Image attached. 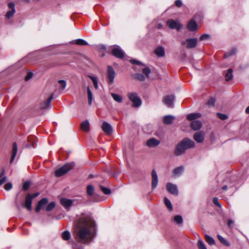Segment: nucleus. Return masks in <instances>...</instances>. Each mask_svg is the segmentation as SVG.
<instances>
[{
	"label": "nucleus",
	"mask_w": 249,
	"mask_h": 249,
	"mask_svg": "<svg viewBox=\"0 0 249 249\" xmlns=\"http://www.w3.org/2000/svg\"><path fill=\"white\" fill-rule=\"evenodd\" d=\"M96 235V224L89 213L77 215L74 221L73 235L76 241L82 244L90 242Z\"/></svg>",
	"instance_id": "1"
},
{
	"label": "nucleus",
	"mask_w": 249,
	"mask_h": 249,
	"mask_svg": "<svg viewBox=\"0 0 249 249\" xmlns=\"http://www.w3.org/2000/svg\"><path fill=\"white\" fill-rule=\"evenodd\" d=\"M195 145L193 141L188 138H185L177 144L174 150V154L177 156L184 155L186 150L195 147Z\"/></svg>",
	"instance_id": "2"
},
{
	"label": "nucleus",
	"mask_w": 249,
	"mask_h": 249,
	"mask_svg": "<svg viewBox=\"0 0 249 249\" xmlns=\"http://www.w3.org/2000/svg\"><path fill=\"white\" fill-rule=\"evenodd\" d=\"M74 166V162H70L65 164L63 166L56 169L55 171V175L57 177H60L67 173Z\"/></svg>",
	"instance_id": "3"
},
{
	"label": "nucleus",
	"mask_w": 249,
	"mask_h": 249,
	"mask_svg": "<svg viewBox=\"0 0 249 249\" xmlns=\"http://www.w3.org/2000/svg\"><path fill=\"white\" fill-rule=\"evenodd\" d=\"M129 99L132 102L133 107L136 108L140 107L142 105V100L136 92L128 93Z\"/></svg>",
	"instance_id": "4"
},
{
	"label": "nucleus",
	"mask_w": 249,
	"mask_h": 249,
	"mask_svg": "<svg viewBox=\"0 0 249 249\" xmlns=\"http://www.w3.org/2000/svg\"><path fill=\"white\" fill-rule=\"evenodd\" d=\"M115 76V72L113 68L110 66L107 67V77L109 84H112L114 82Z\"/></svg>",
	"instance_id": "5"
},
{
	"label": "nucleus",
	"mask_w": 249,
	"mask_h": 249,
	"mask_svg": "<svg viewBox=\"0 0 249 249\" xmlns=\"http://www.w3.org/2000/svg\"><path fill=\"white\" fill-rule=\"evenodd\" d=\"M166 24L170 29H176L178 31L180 30L182 27V25L180 23L172 19H168L166 22Z\"/></svg>",
	"instance_id": "6"
},
{
	"label": "nucleus",
	"mask_w": 249,
	"mask_h": 249,
	"mask_svg": "<svg viewBox=\"0 0 249 249\" xmlns=\"http://www.w3.org/2000/svg\"><path fill=\"white\" fill-rule=\"evenodd\" d=\"M175 97L173 95H167L164 97L163 102L168 107L172 108L174 107V101Z\"/></svg>",
	"instance_id": "7"
},
{
	"label": "nucleus",
	"mask_w": 249,
	"mask_h": 249,
	"mask_svg": "<svg viewBox=\"0 0 249 249\" xmlns=\"http://www.w3.org/2000/svg\"><path fill=\"white\" fill-rule=\"evenodd\" d=\"M112 54L115 57L122 59L124 56V53L119 46H117L112 49Z\"/></svg>",
	"instance_id": "8"
},
{
	"label": "nucleus",
	"mask_w": 249,
	"mask_h": 249,
	"mask_svg": "<svg viewBox=\"0 0 249 249\" xmlns=\"http://www.w3.org/2000/svg\"><path fill=\"white\" fill-rule=\"evenodd\" d=\"M193 138L197 143H202L205 139V133L203 131H198L194 134Z\"/></svg>",
	"instance_id": "9"
},
{
	"label": "nucleus",
	"mask_w": 249,
	"mask_h": 249,
	"mask_svg": "<svg viewBox=\"0 0 249 249\" xmlns=\"http://www.w3.org/2000/svg\"><path fill=\"white\" fill-rule=\"evenodd\" d=\"M166 189L168 192L170 194L176 196L178 195V190L177 185L171 183H167L166 184Z\"/></svg>",
	"instance_id": "10"
},
{
	"label": "nucleus",
	"mask_w": 249,
	"mask_h": 249,
	"mask_svg": "<svg viewBox=\"0 0 249 249\" xmlns=\"http://www.w3.org/2000/svg\"><path fill=\"white\" fill-rule=\"evenodd\" d=\"M103 131L108 135H110L113 132V128L107 122H104L102 125Z\"/></svg>",
	"instance_id": "11"
},
{
	"label": "nucleus",
	"mask_w": 249,
	"mask_h": 249,
	"mask_svg": "<svg viewBox=\"0 0 249 249\" xmlns=\"http://www.w3.org/2000/svg\"><path fill=\"white\" fill-rule=\"evenodd\" d=\"M160 143V140H158L155 138H152L146 141V145L150 148H154L158 146Z\"/></svg>",
	"instance_id": "12"
},
{
	"label": "nucleus",
	"mask_w": 249,
	"mask_h": 249,
	"mask_svg": "<svg viewBox=\"0 0 249 249\" xmlns=\"http://www.w3.org/2000/svg\"><path fill=\"white\" fill-rule=\"evenodd\" d=\"M30 196V194L26 196L25 202L22 204V207H25L29 211L31 210L33 200Z\"/></svg>",
	"instance_id": "13"
},
{
	"label": "nucleus",
	"mask_w": 249,
	"mask_h": 249,
	"mask_svg": "<svg viewBox=\"0 0 249 249\" xmlns=\"http://www.w3.org/2000/svg\"><path fill=\"white\" fill-rule=\"evenodd\" d=\"M152 176V188L155 189L158 184V178L157 173L155 169L152 170L151 173Z\"/></svg>",
	"instance_id": "14"
},
{
	"label": "nucleus",
	"mask_w": 249,
	"mask_h": 249,
	"mask_svg": "<svg viewBox=\"0 0 249 249\" xmlns=\"http://www.w3.org/2000/svg\"><path fill=\"white\" fill-rule=\"evenodd\" d=\"M186 42L187 43L186 47L188 49L195 48L197 43V39L196 38H188Z\"/></svg>",
	"instance_id": "15"
},
{
	"label": "nucleus",
	"mask_w": 249,
	"mask_h": 249,
	"mask_svg": "<svg viewBox=\"0 0 249 249\" xmlns=\"http://www.w3.org/2000/svg\"><path fill=\"white\" fill-rule=\"evenodd\" d=\"M53 98V94H52L47 100L40 104V108L42 109H46L51 106V103Z\"/></svg>",
	"instance_id": "16"
},
{
	"label": "nucleus",
	"mask_w": 249,
	"mask_h": 249,
	"mask_svg": "<svg viewBox=\"0 0 249 249\" xmlns=\"http://www.w3.org/2000/svg\"><path fill=\"white\" fill-rule=\"evenodd\" d=\"M18 152V145L16 142L13 143L12 149L11 151V158L10 159V163H12L15 159Z\"/></svg>",
	"instance_id": "17"
},
{
	"label": "nucleus",
	"mask_w": 249,
	"mask_h": 249,
	"mask_svg": "<svg viewBox=\"0 0 249 249\" xmlns=\"http://www.w3.org/2000/svg\"><path fill=\"white\" fill-rule=\"evenodd\" d=\"M48 202V200L46 198H43L40 201H38L37 206L36 209V211L38 213L41 209L43 208V207L46 205Z\"/></svg>",
	"instance_id": "18"
},
{
	"label": "nucleus",
	"mask_w": 249,
	"mask_h": 249,
	"mask_svg": "<svg viewBox=\"0 0 249 249\" xmlns=\"http://www.w3.org/2000/svg\"><path fill=\"white\" fill-rule=\"evenodd\" d=\"M8 7L10 9V10L7 12L6 14V17L7 18H10L14 15L15 13V4L13 2H10L8 4Z\"/></svg>",
	"instance_id": "19"
},
{
	"label": "nucleus",
	"mask_w": 249,
	"mask_h": 249,
	"mask_svg": "<svg viewBox=\"0 0 249 249\" xmlns=\"http://www.w3.org/2000/svg\"><path fill=\"white\" fill-rule=\"evenodd\" d=\"M154 53L158 57H163L165 55L164 48L163 46H159L155 49Z\"/></svg>",
	"instance_id": "20"
},
{
	"label": "nucleus",
	"mask_w": 249,
	"mask_h": 249,
	"mask_svg": "<svg viewBox=\"0 0 249 249\" xmlns=\"http://www.w3.org/2000/svg\"><path fill=\"white\" fill-rule=\"evenodd\" d=\"M187 27L189 31L194 32L196 30L197 28V24L194 19H191L188 22Z\"/></svg>",
	"instance_id": "21"
},
{
	"label": "nucleus",
	"mask_w": 249,
	"mask_h": 249,
	"mask_svg": "<svg viewBox=\"0 0 249 249\" xmlns=\"http://www.w3.org/2000/svg\"><path fill=\"white\" fill-rule=\"evenodd\" d=\"M191 127L194 130H199L202 127V123L198 120L194 121L191 124Z\"/></svg>",
	"instance_id": "22"
},
{
	"label": "nucleus",
	"mask_w": 249,
	"mask_h": 249,
	"mask_svg": "<svg viewBox=\"0 0 249 249\" xmlns=\"http://www.w3.org/2000/svg\"><path fill=\"white\" fill-rule=\"evenodd\" d=\"M175 118L172 115H166L163 118V122L165 124H170L173 123Z\"/></svg>",
	"instance_id": "23"
},
{
	"label": "nucleus",
	"mask_w": 249,
	"mask_h": 249,
	"mask_svg": "<svg viewBox=\"0 0 249 249\" xmlns=\"http://www.w3.org/2000/svg\"><path fill=\"white\" fill-rule=\"evenodd\" d=\"M72 201L71 199L62 198L61 200V204L68 210L72 205Z\"/></svg>",
	"instance_id": "24"
},
{
	"label": "nucleus",
	"mask_w": 249,
	"mask_h": 249,
	"mask_svg": "<svg viewBox=\"0 0 249 249\" xmlns=\"http://www.w3.org/2000/svg\"><path fill=\"white\" fill-rule=\"evenodd\" d=\"M201 116V115L199 113H191L187 116V119L188 120L192 121L193 122L194 121H196V119L200 118Z\"/></svg>",
	"instance_id": "25"
},
{
	"label": "nucleus",
	"mask_w": 249,
	"mask_h": 249,
	"mask_svg": "<svg viewBox=\"0 0 249 249\" xmlns=\"http://www.w3.org/2000/svg\"><path fill=\"white\" fill-rule=\"evenodd\" d=\"M184 169V168L183 166H180L174 169L173 174L175 176H179L183 172Z\"/></svg>",
	"instance_id": "26"
},
{
	"label": "nucleus",
	"mask_w": 249,
	"mask_h": 249,
	"mask_svg": "<svg viewBox=\"0 0 249 249\" xmlns=\"http://www.w3.org/2000/svg\"><path fill=\"white\" fill-rule=\"evenodd\" d=\"M81 128L86 132H88L89 130V124L88 120H86L81 123Z\"/></svg>",
	"instance_id": "27"
},
{
	"label": "nucleus",
	"mask_w": 249,
	"mask_h": 249,
	"mask_svg": "<svg viewBox=\"0 0 249 249\" xmlns=\"http://www.w3.org/2000/svg\"><path fill=\"white\" fill-rule=\"evenodd\" d=\"M110 94L115 101L119 103L123 102V97L122 96L114 93H111Z\"/></svg>",
	"instance_id": "28"
},
{
	"label": "nucleus",
	"mask_w": 249,
	"mask_h": 249,
	"mask_svg": "<svg viewBox=\"0 0 249 249\" xmlns=\"http://www.w3.org/2000/svg\"><path fill=\"white\" fill-rule=\"evenodd\" d=\"M28 140L30 142H31V143L27 144L26 145V147H35L34 142H36V137L35 136H29L28 138Z\"/></svg>",
	"instance_id": "29"
},
{
	"label": "nucleus",
	"mask_w": 249,
	"mask_h": 249,
	"mask_svg": "<svg viewBox=\"0 0 249 249\" xmlns=\"http://www.w3.org/2000/svg\"><path fill=\"white\" fill-rule=\"evenodd\" d=\"M232 70L231 69H229L225 74L226 81L227 82L231 80L232 79Z\"/></svg>",
	"instance_id": "30"
},
{
	"label": "nucleus",
	"mask_w": 249,
	"mask_h": 249,
	"mask_svg": "<svg viewBox=\"0 0 249 249\" xmlns=\"http://www.w3.org/2000/svg\"><path fill=\"white\" fill-rule=\"evenodd\" d=\"M87 94H88V98L89 104V105L92 104V99H93V95L92 93L89 88V87H88L87 88Z\"/></svg>",
	"instance_id": "31"
},
{
	"label": "nucleus",
	"mask_w": 249,
	"mask_h": 249,
	"mask_svg": "<svg viewBox=\"0 0 249 249\" xmlns=\"http://www.w3.org/2000/svg\"><path fill=\"white\" fill-rule=\"evenodd\" d=\"M5 169L3 168L1 169V173L0 174V178H1L0 179V186L3 183H4L7 180V178L5 176L3 177Z\"/></svg>",
	"instance_id": "32"
},
{
	"label": "nucleus",
	"mask_w": 249,
	"mask_h": 249,
	"mask_svg": "<svg viewBox=\"0 0 249 249\" xmlns=\"http://www.w3.org/2000/svg\"><path fill=\"white\" fill-rule=\"evenodd\" d=\"M164 201L165 205L169 209V210L170 211H172L173 210V207L170 201L167 197L164 198Z\"/></svg>",
	"instance_id": "33"
},
{
	"label": "nucleus",
	"mask_w": 249,
	"mask_h": 249,
	"mask_svg": "<svg viewBox=\"0 0 249 249\" xmlns=\"http://www.w3.org/2000/svg\"><path fill=\"white\" fill-rule=\"evenodd\" d=\"M217 238L219 241L223 244V245L226 246H229L230 245V243L222 236L220 235H217Z\"/></svg>",
	"instance_id": "34"
},
{
	"label": "nucleus",
	"mask_w": 249,
	"mask_h": 249,
	"mask_svg": "<svg viewBox=\"0 0 249 249\" xmlns=\"http://www.w3.org/2000/svg\"><path fill=\"white\" fill-rule=\"evenodd\" d=\"M62 237L64 240H68L71 237L70 232L68 231H64L62 234Z\"/></svg>",
	"instance_id": "35"
},
{
	"label": "nucleus",
	"mask_w": 249,
	"mask_h": 249,
	"mask_svg": "<svg viewBox=\"0 0 249 249\" xmlns=\"http://www.w3.org/2000/svg\"><path fill=\"white\" fill-rule=\"evenodd\" d=\"M205 239L207 242L210 245H213L215 244L214 240L208 235H205Z\"/></svg>",
	"instance_id": "36"
},
{
	"label": "nucleus",
	"mask_w": 249,
	"mask_h": 249,
	"mask_svg": "<svg viewBox=\"0 0 249 249\" xmlns=\"http://www.w3.org/2000/svg\"><path fill=\"white\" fill-rule=\"evenodd\" d=\"M89 78L92 80L94 88L96 89H98V79L96 77L93 76H89Z\"/></svg>",
	"instance_id": "37"
},
{
	"label": "nucleus",
	"mask_w": 249,
	"mask_h": 249,
	"mask_svg": "<svg viewBox=\"0 0 249 249\" xmlns=\"http://www.w3.org/2000/svg\"><path fill=\"white\" fill-rule=\"evenodd\" d=\"M174 221L178 224H181L183 222L182 217L181 216L178 215L174 217Z\"/></svg>",
	"instance_id": "38"
},
{
	"label": "nucleus",
	"mask_w": 249,
	"mask_h": 249,
	"mask_svg": "<svg viewBox=\"0 0 249 249\" xmlns=\"http://www.w3.org/2000/svg\"><path fill=\"white\" fill-rule=\"evenodd\" d=\"M58 84H59L60 88L62 90L65 89L66 87V82L64 80H60L58 81Z\"/></svg>",
	"instance_id": "39"
},
{
	"label": "nucleus",
	"mask_w": 249,
	"mask_h": 249,
	"mask_svg": "<svg viewBox=\"0 0 249 249\" xmlns=\"http://www.w3.org/2000/svg\"><path fill=\"white\" fill-rule=\"evenodd\" d=\"M75 43L79 45H87L88 44V42L86 40L82 39H78L76 40Z\"/></svg>",
	"instance_id": "40"
},
{
	"label": "nucleus",
	"mask_w": 249,
	"mask_h": 249,
	"mask_svg": "<svg viewBox=\"0 0 249 249\" xmlns=\"http://www.w3.org/2000/svg\"><path fill=\"white\" fill-rule=\"evenodd\" d=\"M55 206V202H53V201L51 202L46 207V210L47 211H50L52 210L54 208Z\"/></svg>",
	"instance_id": "41"
},
{
	"label": "nucleus",
	"mask_w": 249,
	"mask_h": 249,
	"mask_svg": "<svg viewBox=\"0 0 249 249\" xmlns=\"http://www.w3.org/2000/svg\"><path fill=\"white\" fill-rule=\"evenodd\" d=\"M87 194L89 195L92 196L93 195V192H94V188H93V187L92 185H88L87 186Z\"/></svg>",
	"instance_id": "42"
},
{
	"label": "nucleus",
	"mask_w": 249,
	"mask_h": 249,
	"mask_svg": "<svg viewBox=\"0 0 249 249\" xmlns=\"http://www.w3.org/2000/svg\"><path fill=\"white\" fill-rule=\"evenodd\" d=\"M100 189L106 195H108L111 193V191L109 189L105 187L102 185L100 186Z\"/></svg>",
	"instance_id": "43"
},
{
	"label": "nucleus",
	"mask_w": 249,
	"mask_h": 249,
	"mask_svg": "<svg viewBox=\"0 0 249 249\" xmlns=\"http://www.w3.org/2000/svg\"><path fill=\"white\" fill-rule=\"evenodd\" d=\"M197 247L198 249H207L205 245L201 240H199L197 242Z\"/></svg>",
	"instance_id": "44"
},
{
	"label": "nucleus",
	"mask_w": 249,
	"mask_h": 249,
	"mask_svg": "<svg viewBox=\"0 0 249 249\" xmlns=\"http://www.w3.org/2000/svg\"><path fill=\"white\" fill-rule=\"evenodd\" d=\"M197 247L198 249H207L205 245L201 240H199L197 242Z\"/></svg>",
	"instance_id": "45"
},
{
	"label": "nucleus",
	"mask_w": 249,
	"mask_h": 249,
	"mask_svg": "<svg viewBox=\"0 0 249 249\" xmlns=\"http://www.w3.org/2000/svg\"><path fill=\"white\" fill-rule=\"evenodd\" d=\"M215 100L213 98H211L207 102V105L210 107H214Z\"/></svg>",
	"instance_id": "46"
},
{
	"label": "nucleus",
	"mask_w": 249,
	"mask_h": 249,
	"mask_svg": "<svg viewBox=\"0 0 249 249\" xmlns=\"http://www.w3.org/2000/svg\"><path fill=\"white\" fill-rule=\"evenodd\" d=\"M216 115L220 119L222 120H225L228 118L227 115L222 113H217Z\"/></svg>",
	"instance_id": "47"
},
{
	"label": "nucleus",
	"mask_w": 249,
	"mask_h": 249,
	"mask_svg": "<svg viewBox=\"0 0 249 249\" xmlns=\"http://www.w3.org/2000/svg\"><path fill=\"white\" fill-rule=\"evenodd\" d=\"M129 61L133 64L144 66V64L142 62L135 59H130Z\"/></svg>",
	"instance_id": "48"
},
{
	"label": "nucleus",
	"mask_w": 249,
	"mask_h": 249,
	"mask_svg": "<svg viewBox=\"0 0 249 249\" xmlns=\"http://www.w3.org/2000/svg\"><path fill=\"white\" fill-rule=\"evenodd\" d=\"M31 185V183L29 181H26L23 185V190L24 191L27 190Z\"/></svg>",
	"instance_id": "49"
},
{
	"label": "nucleus",
	"mask_w": 249,
	"mask_h": 249,
	"mask_svg": "<svg viewBox=\"0 0 249 249\" xmlns=\"http://www.w3.org/2000/svg\"><path fill=\"white\" fill-rule=\"evenodd\" d=\"M210 38V36L208 34H203L202 35L200 38H199V39L201 41H203V40H206V39H208L209 38Z\"/></svg>",
	"instance_id": "50"
},
{
	"label": "nucleus",
	"mask_w": 249,
	"mask_h": 249,
	"mask_svg": "<svg viewBox=\"0 0 249 249\" xmlns=\"http://www.w3.org/2000/svg\"><path fill=\"white\" fill-rule=\"evenodd\" d=\"M136 78L141 81H142L145 80V76L142 73H138L136 75Z\"/></svg>",
	"instance_id": "51"
},
{
	"label": "nucleus",
	"mask_w": 249,
	"mask_h": 249,
	"mask_svg": "<svg viewBox=\"0 0 249 249\" xmlns=\"http://www.w3.org/2000/svg\"><path fill=\"white\" fill-rule=\"evenodd\" d=\"M142 72L148 77L149 76V74L151 72V70L149 68L146 67L142 69Z\"/></svg>",
	"instance_id": "52"
},
{
	"label": "nucleus",
	"mask_w": 249,
	"mask_h": 249,
	"mask_svg": "<svg viewBox=\"0 0 249 249\" xmlns=\"http://www.w3.org/2000/svg\"><path fill=\"white\" fill-rule=\"evenodd\" d=\"M213 203L216 206H218L219 207H221V205L220 204L218 199L217 197H214L213 200Z\"/></svg>",
	"instance_id": "53"
},
{
	"label": "nucleus",
	"mask_w": 249,
	"mask_h": 249,
	"mask_svg": "<svg viewBox=\"0 0 249 249\" xmlns=\"http://www.w3.org/2000/svg\"><path fill=\"white\" fill-rule=\"evenodd\" d=\"M12 188V184L11 183H6L4 185V189L7 191L10 190Z\"/></svg>",
	"instance_id": "54"
},
{
	"label": "nucleus",
	"mask_w": 249,
	"mask_h": 249,
	"mask_svg": "<svg viewBox=\"0 0 249 249\" xmlns=\"http://www.w3.org/2000/svg\"><path fill=\"white\" fill-rule=\"evenodd\" d=\"M235 53V50L233 49L231 52H228L226 53H225V56L226 57H228L234 54Z\"/></svg>",
	"instance_id": "55"
},
{
	"label": "nucleus",
	"mask_w": 249,
	"mask_h": 249,
	"mask_svg": "<svg viewBox=\"0 0 249 249\" xmlns=\"http://www.w3.org/2000/svg\"><path fill=\"white\" fill-rule=\"evenodd\" d=\"M33 76V73L32 72H28L27 75L25 77V81H28Z\"/></svg>",
	"instance_id": "56"
},
{
	"label": "nucleus",
	"mask_w": 249,
	"mask_h": 249,
	"mask_svg": "<svg viewBox=\"0 0 249 249\" xmlns=\"http://www.w3.org/2000/svg\"><path fill=\"white\" fill-rule=\"evenodd\" d=\"M175 4L177 7H180L182 5V3L180 0H177L175 1Z\"/></svg>",
	"instance_id": "57"
},
{
	"label": "nucleus",
	"mask_w": 249,
	"mask_h": 249,
	"mask_svg": "<svg viewBox=\"0 0 249 249\" xmlns=\"http://www.w3.org/2000/svg\"><path fill=\"white\" fill-rule=\"evenodd\" d=\"M234 223V221L232 220L229 219L228 221V225L229 227H231Z\"/></svg>",
	"instance_id": "58"
},
{
	"label": "nucleus",
	"mask_w": 249,
	"mask_h": 249,
	"mask_svg": "<svg viewBox=\"0 0 249 249\" xmlns=\"http://www.w3.org/2000/svg\"><path fill=\"white\" fill-rule=\"evenodd\" d=\"M39 195V193H36L33 195L31 194L30 196L31 197L32 199H33L34 198L36 197Z\"/></svg>",
	"instance_id": "59"
},
{
	"label": "nucleus",
	"mask_w": 249,
	"mask_h": 249,
	"mask_svg": "<svg viewBox=\"0 0 249 249\" xmlns=\"http://www.w3.org/2000/svg\"><path fill=\"white\" fill-rule=\"evenodd\" d=\"M228 188V185H224V186L222 187V189L223 190L225 191V190H227Z\"/></svg>",
	"instance_id": "60"
},
{
	"label": "nucleus",
	"mask_w": 249,
	"mask_h": 249,
	"mask_svg": "<svg viewBox=\"0 0 249 249\" xmlns=\"http://www.w3.org/2000/svg\"><path fill=\"white\" fill-rule=\"evenodd\" d=\"M162 24L161 23H159L158 25V29H161L162 28Z\"/></svg>",
	"instance_id": "61"
},
{
	"label": "nucleus",
	"mask_w": 249,
	"mask_h": 249,
	"mask_svg": "<svg viewBox=\"0 0 249 249\" xmlns=\"http://www.w3.org/2000/svg\"><path fill=\"white\" fill-rule=\"evenodd\" d=\"M245 111L247 114H249V106L246 108Z\"/></svg>",
	"instance_id": "62"
},
{
	"label": "nucleus",
	"mask_w": 249,
	"mask_h": 249,
	"mask_svg": "<svg viewBox=\"0 0 249 249\" xmlns=\"http://www.w3.org/2000/svg\"><path fill=\"white\" fill-rule=\"evenodd\" d=\"M185 42H184V41H183V42H182V43H181V44H182V45H185Z\"/></svg>",
	"instance_id": "63"
},
{
	"label": "nucleus",
	"mask_w": 249,
	"mask_h": 249,
	"mask_svg": "<svg viewBox=\"0 0 249 249\" xmlns=\"http://www.w3.org/2000/svg\"><path fill=\"white\" fill-rule=\"evenodd\" d=\"M80 249H83V247L82 246H79L78 247Z\"/></svg>",
	"instance_id": "64"
}]
</instances>
